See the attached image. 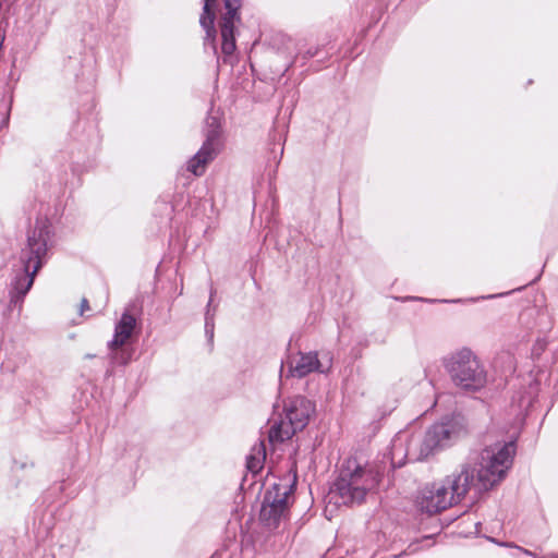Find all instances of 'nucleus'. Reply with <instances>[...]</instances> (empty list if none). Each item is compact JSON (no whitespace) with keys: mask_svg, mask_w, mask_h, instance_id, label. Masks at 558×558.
I'll return each instance as SVG.
<instances>
[{"mask_svg":"<svg viewBox=\"0 0 558 558\" xmlns=\"http://www.w3.org/2000/svg\"><path fill=\"white\" fill-rule=\"evenodd\" d=\"M514 451L512 441L485 447L480 454L477 468L466 464L473 471L472 488L487 490L500 483L512 464Z\"/></svg>","mask_w":558,"mask_h":558,"instance_id":"nucleus-4","label":"nucleus"},{"mask_svg":"<svg viewBox=\"0 0 558 558\" xmlns=\"http://www.w3.org/2000/svg\"><path fill=\"white\" fill-rule=\"evenodd\" d=\"M89 310L88 301L86 299L82 300L81 303V314H83L85 311Z\"/></svg>","mask_w":558,"mask_h":558,"instance_id":"nucleus-16","label":"nucleus"},{"mask_svg":"<svg viewBox=\"0 0 558 558\" xmlns=\"http://www.w3.org/2000/svg\"><path fill=\"white\" fill-rule=\"evenodd\" d=\"M216 132H211L198 153L189 161V170L195 175H202L205 172L207 163L215 157L214 141Z\"/></svg>","mask_w":558,"mask_h":558,"instance_id":"nucleus-13","label":"nucleus"},{"mask_svg":"<svg viewBox=\"0 0 558 558\" xmlns=\"http://www.w3.org/2000/svg\"><path fill=\"white\" fill-rule=\"evenodd\" d=\"M227 12L221 17L220 32L222 38L221 50L226 56H232L235 50L234 23L240 20L238 10L239 0H223Z\"/></svg>","mask_w":558,"mask_h":558,"instance_id":"nucleus-9","label":"nucleus"},{"mask_svg":"<svg viewBox=\"0 0 558 558\" xmlns=\"http://www.w3.org/2000/svg\"><path fill=\"white\" fill-rule=\"evenodd\" d=\"M136 326L135 317L129 312H124L116 324L113 339L109 342V348L114 351L113 359L121 363H126L124 352H118L120 348L128 344Z\"/></svg>","mask_w":558,"mask_h":558,"instance_id":"nucleus-11","label":"nucleus"},{"mask_svg":"<svg viewBox=\"0 0 558 558\" xmlns=\"http://www.w3.org/2000/svg\"><path fill=\"white\" fill-rule=\"evenodd\" d=\"M216 0H204V12L201 16V25L206 29L207 37L214 40L215 38V28H214V19L215 15L211 12V7L215 4Z\"/></svg>","mask_w":558,"mask_h":558,"instance_id":"nucleus-15","label":"nucleus"},{"mask_svg":"<svg viewBox=\"0 0 558 558\" xmlns=\"http://www.w3.org/2000/svg\"><path fill=\"white\" fill-rule=\"evenodd\" d=\"M331 367V359L320 361L316 353H302L289 362V373L302 378L313 372L327 373Z\"/></svg>","mask_w":558,"mask_h":558,"instance_id":"nucleus-10","label":"nucleus"},{"mask_svg":"<svg viewBox=\"0 0 558 558\" xmlns=\"http://www.w3.org/2000/svg\"><path fill=\"white\" fill-rule=\"evenodd\" d=\"M295 484V476L292 483L281 482L274 484L267 489L260 509V519L269 527H277L279 522L287 517L289 496Z\"/></svg>","mask_w":558,"mask_h":558,"instance_id":"nucleus-7","label":"nucleus"},{"mask_svg":"<svg viewBox=\"0 0 558 558\" xmlns=\"http://www.w3.org/2000/svg\"><path fill=\"white\" fill-rule=\"evenodd\" d=\"M216 132H211L198 153L189 161V170L195 175H202L205 172L207 163L215 157L214 141Z\"/></svg>","mask_w":558,"mask_h":558,"instance_id":"nucleus-12","label":"nucleus"},{"mask_svg":"<svg viewBox=\"0 0 558 558\" xmlns=\"http://www.w3.org/2000/svg\"><path fill=\"white\" fill-rule=\"evenodd\" d=\"M48 229L45 226L36 227L29 233L27 247L23 250V274L17 275L13 282L12 298L22 299L31 289L34 277L41 267L43 257L47 252Z\"/></svg>","mask_w":558,"mask_h":558,"instance_id":"nucleus-5","label":"nucleus"},{"mask_svg":"<svg viewBox=\"0 0 558 558\" xmlns=\"http://www.w3.org/2000/svg\"><path fill=\"white\" fill-rule=\"evenodd\" d=\"M206 332L210 338L213 337V324L208 319L206 320Z\"/></svg>","mask_w":558,"mask_h":558,"instance_id":"nucleus-17","label":"nucleus"},{"mask_svg":"<svg viewBox=\"0 0 558 558\" xmlns=\"http://www.w3.org/2000/svg\"><path fill=\"white\" fill-rule=\"evenodd\" d=\"M456 384L464 389H478L485 384V373L478 360L472 352H459L450 366Z\"/></svg>","mask_w":558,"mask_h":558,"instance_id":"nucleus-8","label":"nucleus"},{"mask_svg":"<svg viewBox=\"0 0 558 558\" xmlns=\"http://www.w3.org/2000/svg\"><path fill=\"white\" fill-rule=\"evenodd\" d=\"M4 36L0 33V49L2 48Z\"/></svg>","mask_w":558,"mask_h":558,"instance_id":"nucleus-18","label":"nucleus"},{"mask_svg":"<svg viewBox=\"0 0 558 558\" xmlns=\"http://www.w3.org/2000/svg\"><path fill=\"white\" fill-rule=\"evenodd\" d=\"M314 411V403L306 398L295 397L290 399L284 405V417L276 422L269 429V441L277 444L290 439L296 432L302 430L307 425Z\"/></svg>","mask_w":558,"mask_h":558,"instance_id":"nucleus-6","label":"nucleus"},{"mask_svg":"<svg viewBox=\"0 0 558 558\" xmlns=\"http://www.w3.org/2000/svg\"><path fill=\"white\" fill-rule=\"evenodd\" d=\"M380 480L381 470L378 464L348 459L329 494V502L345 506L361 504L368 494L376 490Z\"/></svg>","mask_w":558,"mask_h":558,"instance_id":"nucleus-1","label":"nucleus"},{"mask_svg":"<svg viewBox=\"0 0 558 558\" xmlns=\"http://www.w3.org/2000/svg\"><path fill=\"white\" fill-rule=\"evenodd\" d=\"M465 434L464 418L460 415L448 417L440 423L434 424L421 441L420 450L416 453L413 449L402 454L404 439L398 436L392 441L391 461L393 465L401 466L404 458L410 454L414 460H423L447 446Z\"/></svg>","mask_w":558,"mask_h":558,"instance_id":"nucleus-3","label":"nucleus"},{"mask_svg":"<svg viewBox=\"0 0 558 558\" xmlns=\"http://www.w3.org/2000/svg\"><path fill=\"white\" fill-rule=\"evenodd\" d=\"M266 459V449L264 442H259L258 445H255L251 453L247 457L246 465L247 469L253 472L257 473L259 470H262L263 464Z\"/></svg>","mask_w":558,"mask_h":558,"instance_id":"nucleus-14","label":"nucleus"},{"mask_svg":"<svg viewBox=\"0 0 558 558\" xmlns=\"http://www.w3.org/2000/svg\"><path fill=\"white\" fill-rule=\"evenodd\" d=\"M473 485V471L468 465H462L459 472L423 487L416 497V507L427 514L439 513L459 504Z\"/></svg>","mask_w":558,"mask_h":558,"instance_id":"nucleus-2","label":"nucleus"}]
</instances>
